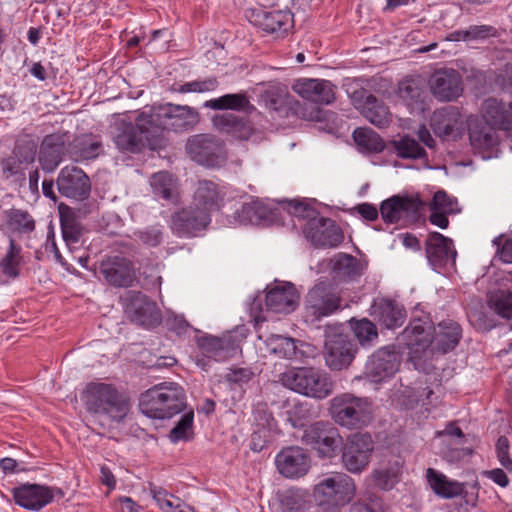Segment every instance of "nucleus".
Listing matches in <instances>:
<instances>
[{
    "instance_id": "obj_34",
    "label": "nucleus",
    "mask_w": 512,
    "mask_h": 512,
    "mask_svg": "<svg viewBox=\"0 0 512 512\" xmlns=\"http://www.w3.org/2000/svg\"><path fill=\"white\" fill-rule=\"evenodd\" d=\"M375 319L387 329H395L406 320V310L398 302L391 299H381L373 306Z\"/></svg>"
},
{
    "instance_id": "obj_5",
    "label": "nucleus",
    "mask_w": 512,
    "mask_h": 512,
    "mask_svg": "<svg viewBox=\"0 0 512 512\" xmlns=\"http://www.w3.org/2000/svg\"><path fill=\"white\" fill-rule=\"evenodd\" d=\"M330 413L338 425L348 429H361L372 420L373 409L367 398L343 393L331 400Z\"/></svg>"
},
{
    "instance_id": "obj_6",
    "label": "nucleus",
    "mask_w": 512,
    "mask_h": 512,
    "mask_svg": "<svg viewBox=\"0 0 512 512\" xmlns=\"http://www.w3.org/2000/svg\"><path fill=\"white\" fill-rule=\"evenodd\" d=\"M354 480L342 472H334L320 480L313 489V496L325 510H336L347 505L355 496Z\"/></svg>"
},
{
    "instance_id": "obj_32",
    "label": "nucleus",
    "mask_w": 512,
    "mask_h": 512,
    "mask_svg": "<svg viewBox=\"0 0 512 512\" xmlns=\"http://www.w3.org/2000/svg\"><path fill=\"white\" fill-rule=\"evenodd\" d=\"M266 307L275 313H290L298 303V295L291 283L276 285L266 294Z\"/></svg>"
},
{
    "instance_id": "obj_2",
    "label": "nucleus",
    "mask_w": 512,
    "mask_h": 512,
    "mask_svg": "<svg viewBox=\"0 0 512 512\" xmlns=\"http://www.w3.org/2000/svg\"><path fill=\"white\" fill-rule=\"evenodd\" d=\"M200 121L199 112L188 105L165 103L153 105L140 112L141 126L149 124L152 133L157 135L159 148L163 146V131L186 132L193 129Z\"/></svg>"
},
{
    "instance_id": "obj_19",
    "label": "nucleus",
    "mask_w": 512,
    "mask_h": 512,
    "mask_svg": "<svg viewBox=\"0 0 512 512\" xmlns=\"http://www.w3.org/2000/svg\"><path fill=\"white\" fill-rule=\"evenodd\" d=\"M99 271L113 287H130L136 279L133 262L121 255L105 256L99 262Z\"/></svg>"
},
{
    "instance_id": "obj_4",
    "label": "nucleus",
    "mask_w": 512,
    "mask_h": 512,
    "mask_svg": "<svg viewBox=\"0 0 512 512\" xmlns=\"http://www.w3.org/2000/svg\"><path fill=\"white\" fill-rule=\"evenodd\" d=\"M286 388L315 399H325L333 392V382L327 373L312 368H292L280 376Z\"/></svg>"
},
{
    "instance_id": "obj_29",
    "label": "nucleus",
    "mask_w": 512,
    "mask_h": 512,
    "mask_svg": "<svg viewBox=\"0 0 512 512\" xmlns=\"http://www.w3.org/2000/svg\"><path fill=\"white\" fill-rule=\"evenodd\" d=\"M462 337L460 325L451 319L443 320L432 329V351L445 354L459 344Z\"/></svg>"
},
{
    "instance_id": "obj_41",
    "label": "nucleus",
    "mask_w": 512,
    "mask_h": 512,
    "mask_svg": "<svg viewBox=\"0 0 512 512\" xmlns=\"http://www.w3.org/2000/svg\"><path fill=\"white\" fill-rule=\"evenodd\" d=\"M427 478L432 490L443 498H454L461 495L464 485L457 481H450L442 474L432 468L427 470Z\"/></svg>"
},
{
    "instance_id": "obj_13",
    "label": "nucleus",
    "mask_w": 512,
    "mask_h": 512,
    "mask_svg": "<svg viewBox=\"0 0 512 512\" xmlns=\"http://www.w3.org/2000/svg\"><path fill=\"white\" fill-rule=\"evenodd\" d=\"M432 323L428 320L413 319L401 333L403 343L410 350L414 360L432 358Z\"/></svg>"
},
{
    "instance_id": "obj_3",
    "label": "nucleus",
    "mask_w": 512,
    "mask_h": 512,
    "mask_svg": "<svg viewBox=\"0 0 512 512\" xmlns=\"http://www.w3.org/2000/svg\"><path fill=\"white\" fill-rule=\"evenodd\" d=\"M186 408L184 389L174 382H162L140 395L139 409L153 419H169Z\"/></svg>"
},
{
    "instance_id": "obj_63",
    "label": "nucleus",
    "mask_w": 512,
    "mask_h": 512,
    "mask_svg": "<svg viewBox=\"0 0 512 512\" xmlns=\"http://www.w3.org/2000/svg\"><path fill=\"white\" fill-rule=\"evenodd\" d=\"M375 485L383 490L391 489L397 482L396 475L394 472L385 470H376L374 472Z\"/></svg>"
},
{
    "instance_id": "obj_31",
    "label": "nucleus",
    "mask_w": 512,
    "mask_h": 512,
    "mask_svg": "<svg viewBox=\"0 0 512 512\" xmlns=\"http://www.w3.org/2000/svg\"><path fill=\"white\" fill-rule=\"evenodd\" d=\"M456 250L453 241L441 233L433 232L426 240V256L429 263L435 268H441L449 260H455Z\"/></svg>"
},
{
    "instance_id": "obj_55",
    "label": "nucleus",
    "mask_w": 512,
    "mask_h": 512,
    "mask_svg": "<svg viewBox=\"0 0 512 512\" xmlns=\"http://www.w3.org/2000/svg\"><path fill=\"white\" fill-rule=\"evenodd\" d=\"M352 329L362 346L371 344L378 338L376 325L366 318L355 321L352 324Z\"/></svg>"
},
{
    "instance_id": "obj_36",
    "label": "nucleus",
    "mask_w": 512,
    "mask_h": 512,
    "mask_svg": "<svg viewBox=\"0 0 512 512\" xmlns=\"http://www.w3.org/2000/svg\"><path fill=\"white\" fill-rule=\"evenodd\" d=\"M203 106L213 110H231L248 115L256 111V107L250 102L246 92L225 94L205 101Z\"/></svg>"
},
{
    "instance_id": "obj_50",
    "label": "nucleus",
    "mask_w": 512,
    "mask_h": 512,
    "mask_svg": "<svg viewBox=\"0 0 512 512\" xmlns=\"http://www.w3.org/2000/svg\"><path fill=\"white\" fill-rule=\"evenodd\" d=\"M393 146L397 155L403 159H420L427 156L426 150L419 142L409 136L393 141Z\"/></svg>"
},
{
    "instance_id": "obj_7",
    "label": "nucleus",
    "mask_w": 512,
    "mask_h": 512,
    "mask_svg": "<svg viewBox=\"0 0 512 512\" xmlns=\"http://www.w3.org/2000/svg\"><path fill=\"white\" fill-rule=\"evenodd\" d=\"M139 119L140 113L136 116L134 124L122 122L116 126L113 142L120 152L135 154L146 147L151 150L160 149L157 135L152 133L149 124L141 126Z\"/></svg>"
},
{
    "instance_id": "obj_24",
    "label": "nucleus",
    "mask_w": 512,
    "mask_h": 512,
    "mask_svg": "<svg viewBox=\"0 0 512 512\" xmlns=\"http://www.w3.org/2000/svg\"><path fill=\"white\" fill-rule=\"evenodd\" d=\"M417 197L395 195L381 203L380 213L387 223H396L402 218L416 219L422 207Z\"/></svg>"
},
{
    "instance_id": "obj_49",
    "label": "nucleus",
    "mask_w": 512,
    "mask_h": 512,
    "mask_svg": "<svg viewBox=\"0 0 512 512\" xmlns=\"http://www.w3.org/2000/svg\"><path fill=\"white\" fill-rule=\"evenodd\" d=\"M8 226L19 233H31L35 229L33 217L25 210L12 208L6 211Z\"/></svg>"
},
{
    "instance_id": "obj_1",
    "label": "nucleus",
    "mask_w": 512,
    "mask_h": 512,
    "mask_svg": "<svg viewBox=\"0 0 512 512\" xmlns=\"http://www.w3.org/2000/svg\"><path fill=\"white\" fill-rule=\"evenodd\" d=\"M86 410L99 421L120 423L129 414V397L113 384L89 383L83 393Z\"/></svg>"
},
{
    "instance_id": "obj_48",
    "label": "nucleus",
    "mask_w": 512,
    "mask_h": 512,
    "mask_svg": "<svg viewBox=\"0 0 512 512\" xmlns=\"http://www.w3.org/2000/svg\"><path fill=\"white\" fill-rule=\"evenodd\" d=\"M20 253L21 247L16 244L14 239H10L8 251L0 261V268L8 278L15 279L19 276Z\"/></svg>"
},
{
    "instance_id": "obj_27",
    "label": "nucleus",
    "mask_w": 512,
    "mask_h": 512,
    "mask_svg": "<svg viewBox=\"0 0 512 512\" xmlns=\"http://www.w3.org/2000/svg\"><path fill=\"white\" fill-rule=\"evenodd\" d=\"M326 365L332 370H343L349 367L355 356V345L346 336H337L325 343Z\"/></svg>"
},
{
    "instance_id": "obj_17",
    "label": "nucleus",
    "mask_w": 512,
    "mask_h": 512,
    "mask_svg": "<svg viewBox=\"0 0 512 512\" xmlns=\"http://www.w3.org/2000/svg\"><path fill=\"white\" fill-rule=\"evenodd\" d=\"M309 453L299 446H289L281 449L275 457L277 471L287 479L304 477L311 468Z\"/></svg>"
},
{
    "instance_id": "obj_30",
    "label": "nucleus",
    "mask_w": 512,
    "mask_h": 512,
    "mask_svg": "<svg viewBox=\"0 0 512 512\" xmlns=\"http://www.w3.org/2000/svg\"><path fill=\"white\" fill-rule=\"evenodd\" d=\"M482 116L495 130L512 131V102L486 99L482 105Z\"/></svg>"
},
{
    "instance_id": "obj_15",
    "label": "nucleus",
    "mask_w": 512,
    "mask_h": 512,
    "mask_svg": "<svg viewBox=\"0 0 512 512\" xmlns=\"http://www.w3.org/2000/svg\"><path fill=\"white\" fill-rule=\"evenodd\" d=\"M12 495L15 503L24 509L39 511L51 503L55 495L63 496V492L58 488H51L40 484H21L12 489Z\"/></svg>"
},
{
    "instance_id": "obj_43",
    "label": "nucleus",
    "mask_w": 512,
    "mask_h": 512,
    "mask_svg": "<svg viewBox=\"0 0 512 512\" xmlns=\"http://www.w3.org/2000/svg\"><path fill=\"white\" fill-rule=\"evenodd\" d=\"M260 97L267 109L276 112L284 110L289 104L287 87L279 83L267 86Z\"/></svg>"
},
{
    "instance_id": "obj_26",
    "label": "nucleus",
    "mask_w": 512,
    "mask_h": 512,
    "mask_svg": "<svg viewBox=\"0 0 512 512\" xmlns=\"http://www.w3.org/2000/svg\"><path fill=\"white\" fill-rule=\"evenodd\" d=\"M68 140L67 132H56L43 138L38 156L42 170L50 173L59 166Z\"/></svg>"
},
{
    "instance_id": "obj_61",
    "label": "nucleus",
    "mask_w": 512,
    "mask_h": 512,
    "mask_svg": "<svg viewBox=\"0 0 512 512\" xmlns=\"http://www.w3.org/2000/svg\"><path fill=\"white\" fill-rule=\"evenodd\" d=\"M496 454L500 464L512 472V458L509 454L510 441L506 436H500L496 442Z\"/></svg>"
},
{
    "instance_id": "obj_39",
    "label": "nucleus",
    "mask_w": 512,
    "mask_h": 512,
    "mask_svg": "<svg viewBox=\"0 0 512 512\" xmlns=\"http://www.w3.org/2000/svg\"><path fill=\"white\" fill-rule=\"evenodd\" d=\"M270 208L258 199L243 203L234 213L235 222L241 225L259 224L261 221L269 218Z\"/></svg>"
},
{
    "instance_id": "obj_38",
    "label": "nucleus",
    "mask_w": 512,
    "mask_h": 512,
    "mask_svg": "<svg viewBox=\"0 0 512 512\" xmlns=\"http://www.w3.org/2000/svg\"><path fill=\"white\" fill-rule=\"evenodd\" d=\"M70 151L76 159H95L103 151L101 138L92 133L79 135L73 139Z\"/></svg>"
},
{
    "instance_id": "obj_11",
    "label": "nucleus",
    "mask_w": 512,
    "mask_h": 512,
    "mask_svg": "<svg viewBox=\"0 0 512 512\" xmlns=\"http://www.w3.org/2000/svg\"><path fill=\"white\" fill-rule=\"evenodd\" d=\"M127 318L140 326L154 328L162 321L156 303L138 291H127L121 298Z\"/></svg>"
},
{
    "instance_id": "obj_52",
    "label": "nucleus",
    "mask_w": 512,
    "mask_h": 512,
    "mask_svg": "<svg viewBox=\"0 0 512 512\" xmlns=\"http://www.w3.org/2000/svg\"><path fill=\"white\" fill-rule=\"evenodd\" d=\"M268 346L272 353L279 357L292 359L297 357L296 340L281 335H272L268 339Z\"/></svg>"
},
{
    "instance_id": "obj_59",
    "label": "nucleus",
    "mask_w": 512,
    "mask_h": 512,
    "mask_svg": "<svg viewBox=\"0 0 512 512\" xmlns=\"http://www.w3.org/2000/svg\"><path fill=\"white\" fill-rule=\"evenodd\" d=\"M430 209L454 214L458 212L457 200L450 197L444 190H439L433 196Z\"/></svg>"
},
{
    "instance_id": "obj_21",
    "label": "nucleus",
    "mask_w": 512,
    "mask_h": 512,
    "mask_svg": "<svg viewBox=\"0 0 512 512\" xmlns=\"http://www.w3.org/2000/svg\"><path fill=\"white\" fill-rule=\"evenodd\" d=\"M429 87L433 96L443 102L454 101L463 92L461 75L448 68L436 70L430 76Z\"/></svg>"
},
{
    "instance_id": "obj_51",
    "label": "nucleus",
    "mask_w": 512,
    "mask_h": 512,
    "mask_svg": "<svg viewBox=\"0 0 512 512\" xmlns=\"http://www.w3.org/2000/svg\"><path fill=\"white\" fill-rule=\"evenodd\" d=\"M38 143L29 135L17 139L12 154L23 164L29 165L34 162Z\"/></svg>"
},
{
    "instance_id": "obj_14",
    "label": "nucleus",
    "mask_w": 512,
    "mask_h": 512,
    "mask_svg": "<svg viewBox=\"0 0 512 512\" xmlns=\"http://www.w3.org/2000/svg\"><path fill=\"white\" fill-rule=\"evenodd\" d=\"M373 451L369 434L355 433L348 437L343 446L342 463L351 473H361L368 465Z\"/></svg>"
},
{
    "instance_id": "obj_57",
    "label": "nucleus",
    "mask_w": 512,
    "mask_h": 512,
    "mask_svg": "<svg viewBox=\"0 0 512 512\" xmlns=\"http://www.w3.org/2000/svg\"><path fill=\"white\" fill-rule=\"evenodd\" d=\"M280 503L285 510L298 512L304 508L305 500L302 490L290 488L280 495Z\"/></svg>"
},
{
    "instance_id": "obj_45",
    "label": "nucleus",
    "mask_w": 512,
    "mask_h": 512,
    "mask_svg": "<svg viewBox=\"0 0 512 512\" xmlns=\"http://www.w3.org/2000/svg\"><path fill=\"white\" fill-rule=\"evenodd\" d=\"M353 139L357 147L366 152L380 153L385 148L383 139L370 128H357L353 132Z\"/></svg>"
},
{
    "instance_id": "obj_46",
    "label": "nucleus",
    "mask_w": 512,
    "mask_h": 512,
    "mask_svg": "<svg viewBox=\"0 0 512 512\" xmlns=\"http://www.w3.org/2000/svg\"><path fill=\"white\" fill-rule=\"evenodd\" d=\"M63 239L69 249L77 245L82 237L83 227L71 212H61L60 218Z\"/></svg>"
},
{
    "instance_id": "obj_62",
    "label": "nucleus",
    "mask_w": 512,
    "mask_h": 512,
    "mask_svg": "<svg viewBox=\"0 0 512 512\" xmlns=\"http://www.w3.org/2000/svg\"><path fill=\"white\" fill-rule=\"evenodd\" d=\"M22 165L23 164L13 154L2 159L0 162L1 171L5 178H10L18 174L23 175Z\"/></svg>"
},
{
    "instance_id": "obj_28",
    "label": "nucleus",
    "mask_w": 512,
    "mask_h": 512,
    "mask_svg": "<svg viewBox=\"0 0 512 512\" xmlns=\"http://www.w3.org/2000/svg\"><path fill=\"white\" fill-rule=\"evenodd\" d=\"M293 89L300 97L314 103L328 105L335 100L333 85L327 80L300 79Z\"/></svg>"
},
{
    "instance_id": "obj_64",
    "label": "nucleus",
    "mask_w": 512,
    "mask_h": 512,
    "mask_svg": "<svg viewBox=\"0 0 512 512\" xmlns=\"http://www.w3.org/2000/svg\"><path fill=\"white\" fill-rule=\"evenodd\" d=\"M253 373L247 368L230 369L224 376L225 380L230 383L243 384L247 383Z\"/></svg>"
},
{
    "instance_id": "obj_22",
    "label": "nucleus",
    "mask_w": 512,
    "mask_h": 512,
    "mask_svg": "<svg viewBox=\"0 0 512 512\" xmlns=\"http://www.w3.org/2000/svg\"><path fill=\"white\" fill-rule=\"evenodd\" d=\"M248 18L251 23L276 38L284 37L293 28V14L290 11L252 10Z\"/></svg>"
},
{
    "instance_id": "obj_58",
    "label": "nucleus",
    "mask_w": 512,
    "mask_h": 512,
    "mask_svg": "<svg viewBox=\"0 0 512 512\" xmlns=\"http://www.w3.org/2000/svg\"><path fill=\"white\" fill-rule=\"evenodd\" d=\"M218 85L219 82L216 77H208L203 80L186 82L177 88L176 91L182 94L190 92L204 93L216 90Z\"/></svg>"
},
{
    "instance_id": "obj_25",
    "label": "nucleus",
    "mask_w": 512,
    "mask_h": 512,
    "mask_svg": "<svg viewBox=\"0 0 512 512\" xmlns=\"http://www.w3.org/2000/svg\"><path fill=\"white\" fill-rule=\"evenodd\" d=\"M211 222V216L206 210L198 207H189L173 214L171 229L180 236H195L206 229Z\"/></svg>"
},
{
    "instance_id": "obj_60",
    "label": "nucleus",
    "mask_w": 512,
    "mask_h": 512,
    "mask_svg": "<svg viewBox=\"0 0 512 512\" xmlns=\"http://www.w3.org/2000/svg\"><path fill=\"white\" fill-rule=\"evenodd\" d=\"M288 212L299 219L305 220L306 222H311L312 219H316L320 216L318 211L313 207L300 201L290 202L288 205Z\"/></svg>"
},
{
    "instance_id": "obj_47",
    "label": "nucleus",
    "mask_w": 512,
    "mask_h": 512,
    "mask_svg": "<svg viewBox=\"0 0 512 512\" xmlns=\"http://www.w3.org/2000/svg\"><path fill=\"white\" fill-rule=\"evenodd\" d=\"M489 307L498 316L512 319V291L499 289L489 295Z\"/></svg>"
},
{
    "instance_id": "obj_56",
    "label": "nucleus",
    "mask_w": 512,
    "mask_h": 512,
    "mask_svg": "<svg viewBox=\"0 0 512 512\" xmlns=\"http://www.w3.org/2000/svg\"><path fill=\"white\" fill-rule=\"evenodd\" d=\"M137 240L148 247L160 245L164 238L163 226L156 224L138 230L134 233Z\"/></svg>"
},
{
    "instance_id": "obj_37",
    "label": "nucleus",
    "mask_w": 512,
    "mask_h": 512,
    "mask_svg": "<svg viewBox=\"0 0 512 512\" xmlns=\"http://www.w3.org/2000/svg\"><path fill=\"white\" fill-rule=\"evenodd\" d=\"M198 347L203 358L197 360V365L205 369L206 362L204 358L214 361H224L228 358L229 348L226 341L214 336H204L197 340Z\"/></svg>"
},
{
    "instance_id": "obj_54",
    "label": "nucleus",
    "mask_w": 512,
    "mask_h": 512,
    "mask_svg": "<svg viewBox=\"0 0 512 512\" xmlns=\"http://www.w3.org/2000/svg\"><path fill=\"white\" fill-rule=\"evenodd\" d=\"M333 271L342 278H354L360 275V265L354 256L339 254L333 264Z\"/></svg>"
},
{
    "instance_id": "obj_9",
    "label": "nucleus",
    "mask_w": 512,
    "mask_h": 512,
    "mask_svg": "<svg viewBox=\"0 0 512 512\" xmlns=\"http://www.w3.org/2000/svg\"><path fill=\"white\" fill-rule=\"evenodd\" d=\"M185 149L192 160L207 167L222 166L227 159L224 142L213 134L189 137Z\"/></svg>"
},
{
    "instance_id": "obj_18",
    "label": "nucleus",
    "mask_w": 512,
    "mask_h": 512,
    "mask_svg": "<svg viewBox=\"0 0 512 512\" xmlns=\"http://www.w3.org/2000/svg\"><path fill=\"white\" fill-rule=\"evenodd\" d=\"M401 354L395 346L378 349L366 364V376L370 381L378 383L390 379L399 370Z\"/></svg>"
},
{
    "instance_id": "obj_10",
    "label": "nucleus",
    "mask_w": 512,
    "mask_h": 512,
    "mask_svg": "<svg viewBox=\"0 0 512 512\" xmlns=\"http://www.w3.org/2000/svg\"><path fill=\"white\" fill-rule=\"evenodd\" d=\"M211 122L214 129L231 140L260 143L265 138L264 132L255 127L248 118L233 113L215 114Z\"/></svg>"
},
{
    "instance_id": "obj_53",
    "label": "nucleus",
    "mask_w": 512,
    "mask_h": 512,
    "mask_svg": "<svg viewBox=\"0 0 512 512\" xmlns=\"http://www.w3.org/2000/svg\"><path fill=\"white\" fill-rule=\"evenodd\" d=\"M193 420V410L184 413L169 433L171 442L177 443L179 441L190 440L193 435Z\"/></svg>"
},
{
    "instance_id": "obj_12",
    "label": "nucleus",
    "mask_w": 512,
    "mask_h": 512,
    "mask_svg": "<svg viewBox=\"0 0 512 512\" xmlns=\"http://www.w3.org/2000/svg\"><path fill=\"white\" fill-rule=\"evenodd\" d=\"M301 441L315 449L320 457L331 458L335 456L342 438L337 428L319 421L304 429Z\"/></svg>"
},
{
    "instance_id": "obj_42",
    "label": "nucleus",
    "mask_w": 512,
    "mask_h": 512,
    "mask_svg": "<svg viewBox=\"0 0 512 512\" xmlns=\"http://www.w3.org/2000/svg\"><path fill=\"white\" fill-rule=\"evenodd\" d=\"M153 193L165 200L175 201L178 197L177 179L166 171L153 174L150 178Z\"/></svg>"
},
{
    "instance_id": "obj_20",
    "label": "nucleus",
    "mask_w": 512,
    "mask_h": 512,
    "mask_svg": "<svg viewBox=\"0 0 512 512\" xmlns=\"http://www.w3.org/2000/svg\"><path fill=\"white\" fill-rule=\"evenodd\" d=\"M430 126L436 136L444 140H457L465 130V120L455 106H446L433 112Z\"/></svg>"
},
{
    "instance_id": "obj_44",
    "label": "nucleus",
    "mask_w": 512,
    "mask_h": 512,
    "mask_svg": "<svg viewBox=\"0 0 512 512\" xmlns=\"http://www.w3.org/2000/svg\"><path fill=\"white\" fill-rule=\"evenodd\" d=\"M424 87L422 79L407 77L399 83L398 93L408 105L422 104L425 95Z\"/></svg>"
},
{
    "instance_id": "obj_23",
    "label": "nucleus",
    "mask_w": 512,
    "mask_h": 512,
    "mask_svg": "<svg viewBox=\"0 0 512 512\" xmlns=\"http://www.w3.org/2000/svg\"><path fill=\"white\" fill-rule=\"evenodd\" d=\"M58 191L62 196L84 200L90 194V180L84 171L75 166L61 169L57 178Z\"/></svg>"
},
{
    "instance_id": "obj_40",
    "label": "nucleus",
    "mask_w": 512,
    "mask_h": 512,
    "mask_svg": "<svg viewBox=\"0 0 512 512\" xmlns=\"http://www.w3.org/2000/svg\"><path fill=\"white\" fill-rule=\"evenodd\" d=\"M363 116L373 125L384 128L391 122V114L385 103L374 95L369 94L366 96L363 105L361 106Z\"/></svg>"
},
{
    "instance_id": "obj_35",
    "label": "nucleus",
    "mask_w": 512,
    "mask_h": 512,
    "mask_svg": "<svg viewBox=\"0 0 512 512\" xmlns=\"http://www.w3.org/2000/svg\"><path fill=\"white\" fill-rule=\"evenodd\" d=\"M469 140L474 150L483 153L498 145L499 136L485 120L476 119L469 124Z\"/></svg>"
},
{
    "instance_id": "obj_16",
    "label": "nucleus",
    "mask_w": 512,
    "mask_h": 512,
    "mask_svg": "<svg viewBox=\"0 0 512 512\" xmlns=\"http://www.w3.org/2000/svg\"><path fill=\"white\" fill-rule=\"evenodd\" d=\"M302 230L305 237L317 248H334L344 240L343 232L330 218L319 216L311 222H305Z\"/></svg>"
},
{
    "instance_id": "obj_33",
    "label": "nucleus",
    "mask_w": 512,
    "mask_h": 512,
    "mask_svg": "<svg viewBox=\"0 0 512 512\" xmlns=\"http://www.w3.org/2000/svg\"><path fill=\"white\" fill-rule=\"evenodd\" d=\"M225 193L213 181L199 180L194 192V205L201 210L211 212L218 211L224 205Z\"/></svg>"
},
{
    "instance_id": "obj_8",
    "label": "nucleus",
    "mask_w": 512,
    "mask_h": 512,
    "mask_svg": "<svg viewBox=\"0 0 512 512\" xmlns=\"http://www.w3.org/2000/svg\"><path fill=\"white\" fill-rule=\"evenodd\" d=\"M304 306L315 320L328 317L342 309L341 291L328 279L319 280L306 294Z\"/></svg>"
}]
</instances>
